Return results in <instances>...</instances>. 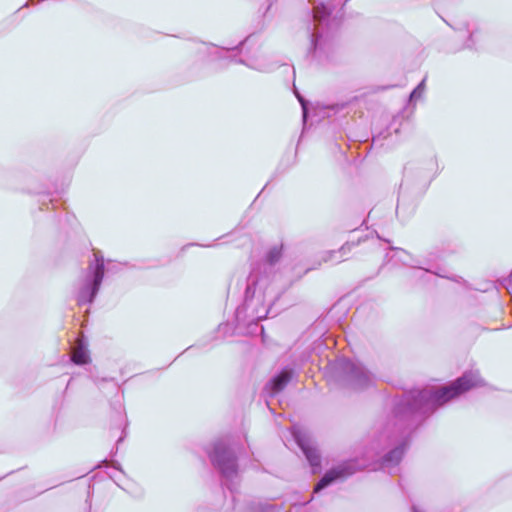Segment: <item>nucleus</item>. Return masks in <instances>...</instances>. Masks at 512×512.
<instances>
[{"mask_svg":"<svg viewBox=\"0 0 512 512\" xmlns=\"http://www.w3.org/2000/svg\"><path fill=\"white\" fill-rule=\"evenodd\" d=\"M104 272L103 258L94 254V260L89 263L78 280L76 300L79 305L90 304L94 301L100 289Z\"/></svg>","mask_w":512,"mask_h":512,"instance_id":"3","label":"nucleus"},{"mask_svg":"<svg viewBox=\"0 0 512 512\" xmlns=\"http://www.w3.org/2000/svg\"><path fill=\"white\" fill-rule=\"evenodd\" d=\"M353 246V244H350V243H346L344 244L340 249L339 251H331L328 253L329 255V258H325V261L329 260L332 258L333 255L335 254H340V257L337 259V261H341L343 256L346 254L347 251H349L351 249V247Z\"/></svg>","mask_w":512,"mask_h":512,"instance_id":"15","label":"nucleus"},{"mask_svg":"<svg viewBox=\"0 0 512 512\" xmlns=\"http://www.w3.org/2000/svg\"><path fill=\"white\" fill-rule=\"evenodd\" d=\"M72 361L78 365L86 364L89 361L88 350L81 342L78 343L72 352Z\"/></svg>","mask_w":512,"mask_h":512,"instance_id":"12","label":"nucleus"},{"mask_svg":"<svg viewBox=\"0 0 512 512\" xmlns=\"http://www.w3.org/2000/svg\"><path fill=\"white\" fill-rule=\"evenodd\" d=\"M276 298L277 294L269 278L252 272L247 279L244 303L236 310L237 321L244 322L247 319L249 322H254L265 319Z\"/></svg>","mask_w":512,"mask_h":512,"instance_id":"2","label":"nucleus"},{"mask_svg":"<svg viewBox=\"0 0 512 512\" xmlns=\"http://www.w3.org/2000/svg\"><path fill=\"white\" fill-rule=\"evenodd\" d=\"M404 443H400L381 458V467L391 469L396 467L404 454Z\"/></svg>","mask_w":512,"mask_h":512,"instance_id":"9","label":"nucleus"},{"mask_svg":"<svg viewBox=\"0 0 512 512\" xmlns=\"http://www.w3.org/2000/svg\"><path fill=\"white\" fill-rule=\"evenodd\" d=\"M425 81L426 79L424 78L419 84L418 86L411 92L410 94V101L411 102H414L418 99H420L425 91Z\"/></svg>","mask_w":512,"mask_h":512,"instance_id":"14","label":"nucleus"},{"mask_svg":"<svg viewBox=\"0 0 512 512\" xmlns=\"http://www.w3.org/2000/svg\"><path fill=\"white\" fill-rule=\"evenodd\" d=\"M483 380L478 371H469L450 385L438 390H414L404 395L395 406L399 418L414 417L432 413L438 406L454 399L471 388L482 386Z\"/></svg>","mask_w":512,"mask_h":512,"instance_id":"1","label":"nucleus"},{"mask_svg":"<svg viewBox=\"0 0 512 512\" xmlns=\"http://www.w3.org/2000/svg\"><path fill=\"white\" fill-rule=\"evenodd\" d=\"M249 67L253 68V69H256V70H260V71H266L267 68L262 65V64H247Z\"/></svg>","mask_w":512,"mask_h":512,"instance_id":"16","label":"nucleus"},{"mask_svg":"<svg viewBox=\"0 0 512 512\" xmlns=\"http://www.w3.org/2000/svg\"><path fill=\"white\" fill-rule=\"evenodd\" d=\"M298 444L301 447L310 465L313 467V472H315V469L320 466V455L318 453V450L312 447L311 445L304 443L301 440H298Z\"/></svg>","mask_w":512,"mask_h":512,"instance_id":"11","label":"nucleus"},{"mask_svg":"<svg viewBox=\"0 0 512 512\" xmlns=\"http://www.w3.org/2000/svg\"><path fill=\"white\" fill-rule=\"evenodd\" d=\"M332 50V43L328 36L325 34L324 29L318 25L315 32L312 34L310 53L319 61L327 58L329 52Z\"/></svg>","mask_w":512,"mask_h":512,"instance_id":"7","label":"nucleus"},{"mask_svg":"<svg viewBox=\"0 0 512 512\" xmlns=\"http://www.w3.org/2000/svg\"><path fill=\"white\" fill-rule=\"evenodd\" d=\"M367 467V465H356L355 461L345 462L329 471H327L324 476L319 480L317 485L314 488V492H319L320 490L326 488L334 481L338 479H343L347 476L354 474L357 470L363 469Z\"/></svg>","mask_w":512,"mask_h":512,"instance_id":"6","label":"nucleus"},{"mask_svg":"<svg viewBox=\"0 0 512 512\" xmlns=\"http://www.w3.org/2000/svg\"><path fill=\"white\" fill-rule=\"evenodd\" d=\"M280 257H281V248L275 246L269 250V252L267 253L266 259L270 265H273L280 259Z\"/></svg>","mask_w":512,"mask_h":512,"instance_id":"13","label":"nucleus"},{"mask_svg":"<svg viewBox=\"0 0 512 512\" xmlns=\"http://www.w3.org/2000/svg\"><path fill=\"white\" fill-rule=\"evenodd\" d=\"M385 437L386 439H389L390 442L396 443V440H392L390 437H387L385 435H380V438Z\"/></svg>","mask_w":512,"mask_h":512,"instance_id":"18","label":"nucleus"},{"mask_svg":"<svg viewBox=\"0 0 512 512\" xmlns=\"http://www.w3.org/2000/svg\"><path fill=\"white\" fill-rule=\"evenodd\" d=\"M329 16L330 10L324 3L314 6L313 17L320 28L324 29L325 26L329 30L333 25L337 26V23H334L335 19H330Z\"/></svg>","mask_w":512,"mask_h":512,"instance_id":"8","label":"nucleus"},{"mask_svg":"<svg viewBox=\"0 0 512 512\" xmlns=\"http://www.w3.org/2000/svg\"><path fill=\"white\" fill-rule=\"evenodd\" d=\"M296 95H297V97H298V99H299V101H300V103H301V105H302V109H303V116H304V118H305V117H306V105H305V103H304V101H303L302 97H301L299 94H296Z\"/></svg>","mask_w":512,"mask_h":512,"instance_id":"17","label":"nucleus"},{"mask_svg":"<svg viewBox=\"0 0 512 512\" xmlns=\"http://www.w3.org/2000/svg\"><path fill=\"white\" fill-rule=\"evenodd\" d=\"M335 368L353 389L367 388L375 381L374 375L359 361L341 358L336 361Z\"/></svg>","mask_w":512,"mask_h":512,"instance_id":"5","label":"nucleus"},{"mask_svg":"<svg viewBox=\"0 0 512 512\" xmlns=\"http://www.w3.org/2000/svg\"><path fill=\"white\" fill-rule=\"evenodd\" d=\"M290 380L291 372L284 370L267 383L265 389L271 396H273L283 390Z\"/></svg>","mask_w":512,"mask_h":512,"instance_id":"10","label":"nucleus"},{"mask_svg":"<svg viewBox=\"0 0 512 512\" xmlns=\"http://www.w3.org/2000/svg\"><path fill=\"white\" fill-rule=\"evenodd\" d=\"M209 457L212 464L225 479L227 487L232 489L228 483H233L234 479L238 476V466L234 451L223 441H218L214 443L212 450L209 452Z\"/></svg>","mask_w":512,"mask_h":512,"instance_id":"4","label":"nucleus"}]
</instances>
